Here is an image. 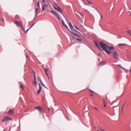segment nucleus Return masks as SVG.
<instances>
[{"mask_svg": "<svg viewBox=\"0 0 131 131\" xmlns=\"http://www.w3.org/2000/svg\"><path fill=\"white\" fill-rule=\"evenodd\" d=\"M114 49V47L113 46H110L109 48V51L113 50Z\"/></svg>", "mask_w": 131, "mask_h": 131, "instance_id": "14", "label": "nucleus"}, {"mask_svg": "<svg viewBox=\"0 0 131 131\" xmlns=\"http://www.w3.org/2000/svg\"><path fill=\"white\" fill-rule=\"evenodd\" d=\"M94 108H95V109H96V110H98V109H97V108H96V107H94Z\"/></svg>", "mask_w": 131, "mask_h": 131, "instance_id": "59", "label": "nucleus"}, {"mask_svg": "<svg viewBox=\"0 0 131 131\" xmlns=\"http://www.w3.org/2000/svg\"><path fill=\"white\" fill-rule=\"evenodd\" d=\"M102 130H103V131H104V130L103 129H101Z\"/></svg>", "mask_w": 131, "mask_h": 131, "instance_id": "64", "label": "nucleus"}, {"mask_svg": "<svg viewBox=\"0 0 131 131\" xmlns=\"http://www.w3.org/2000/svg\"><path fill=\"white\" fill-rule=\"evenodd\" d=\"M86 3H88L89 5H91L92 4L91 2L89 1L88 0H86L84 2L85 4L86 5V4H85Z\"/></svg>", "mask_w": 131, "mask_h": 131, "instance_id": "11", "label": "nucleus"}, {"mask_svg": "<svg viewBox=\"0 0 131 131\" xmlns=\"http://www.w3.org/2000/svg\"><path fill=\"white\" fill-rule=\"evenodd\" d=\"M37 79L38 81H40L41 80V78L40 77H39V76H38L37 78Z\"/></svg>", "mask_w": 131, "mask_h": 131, "instance_id": "21", "label": "nucleus"}, {"mask_svg": "<svg viewBox=\"0 0 131 131\" xmlns=\"http://www.w3.org/2000/svg\"><path fill=\"white\" fill-rule=\"evenodd\" d=\"M122 38V37H118L117 38L118 39H119V38Z\"/></svg>", "mask_w": 131, "mask_h": 131, "instance_id": "61", "label": "nucleus"}, {"mask_svg": "<svg viewBox=\"0 0 131 131\" xmlns=\"http://www.w3.org/2000/svg\"><path fill=\"white\" fill-rule=\"evenodd\" d=\"M45 73H46V75H47L48 77V76H49L48 74V73H47V72Z\"/></svg>", "mask_w": 131, "mask_h": 131, "instance_id": "50", "label": "nucleus"}, {"mask_svg": "<svg viewBox=\"0 0 131 131\" xmlns=\"http://www.w3.org/2000/svg\"><path fill=\"white\" fill-rule=\"evenodd\" d=\"M26 57L27 58H29V57H28V55H26Z\"/></svg>", "mask_w": 131, "mask_h": 131, "instance_id": "56", "label": "nucleus"}, {"mask_svg": "<svg viewBox=\"0 0 131 131\" xmlns=\"http://www.w3.org/2000/svg\"><path fill=\"white\" fill-rule=\"evenodd\" d=\"M20 87H21V88L22 89H23V90L24 89L23 86L22 85H20Z\"/></svg>", "mask_w": 131, "mask_h": 131, "instance_id": "38", "label": "nucleus"}, {"mask_svg": "<svg viewBox=\"0 0 131 131\" xmlns=\"http://www.w3.org/2000/svg\"><path fill=\"white\" fill-rule=\"evenodd\" d=\"M71 28H70V29L71 30L70 31V32L72 33L75 36H76L77 37H79L80 38L81 37L79 35H78V34H77L75 33L74 32V31H75L78 32V33H79V34H80L81 35V34L80 32H79L77 30H75L73 26V27H71Z\"/></svg>", "mask_w": 131, "mask_h": 131, "instance_id": "2", "label": "nucleus"}, {"mask_svg": "<svg viewBox=\"0 0 131 131\" xmlns=\"http://www.w3.org/2000/svg\"><path fill=\"white\" fill-rule=\"evenodd\" d=\"M8 120H12V118H11L10 117H8Z\"/></svg>", "mask_w": 131, "mask_h": 131, "instance_id": "44", "label": "nucleus"}, {"mask_svg": "<svg viewBox=\"0 0 131 131\" xmlns=\"http://www.w3.org/2000/svg\"><path fill=\"white\" fill-rule=\"evenodd\" d=\"M2 20L4 22H5V20H4V19L3 18H2Z\"/></svg>", "mask_w": 131, "mask_h": 131, "instance_id": "51", "label": "nucleus"}, {"mask_svg": "<svg viewBox=\"0 0 131 131\" xmlns=\"http://www.w3.org/2000/svg\"><path fill=\"white\" fill-rule=\"evenodd\" d=\"M126 45V44H125V43H124V44L120 43V44H119L118 45L119 46H121V45Z\"/></svg>", "mask_w": 131, "mask_h": 131, "instance_id": "24", "label": "nucleus"}, {"mask_svg": "<svg viewBox=\"0 0 131 131\" xmlns=\"http://www.w3.org/2000/svg\"><path fill=\"white\" fill-rule=\"evenodd\" d=\"M106 63L105 61H101L99 63V65L101 66H103L105 65Z\"/></svg>", "mask_w": 131, "mask_h": 131, "instance_id": "10", "label": "nucleus"}, {"mask_svg": "<svg viewBox=\"0 0 131 131\" xmlns=\"http://www.w3.org/2000/svg\"><path fill=\"white\" fill-rule=\"evenodd\" d=\"M94 42L95 43V44L96 46L100 50L103 51V50L99 46V45L94 40Z\"/></svg>", "mask_w": 131, "mask_h": 131, "instance_id": "6", "label": "nucleus"}, {"mask_svg": "<svg viewBox=\"0 0 131 131\" xmlns=\"http://www.w3.org/2000/svg\"><path fill=\"white\" fill-rule=\"evenodd\" d=\"M102 15H101V18H102Z\"/></svg>", "mask_w": 131, "mask_h": 131, "instance_id": "63", "label": "nucleus"}, {"mask_svg": "<svg viewBox=\"0 0 131 131\" xmlns=\"http://www.w3.org/2000/svg\"><path fill=\"white\" fill-rule=\"evenodd\" d=\"M43 5L44 6V7H48V5H47L46 4H44V5Z\"/></svg>", "mask_w": 131, "mask_h": 131, "instance_id": "23", "label": "nucleus"}, {"mask_svg": "<svg viewBox=\"0 0 131 131\" xmlns=\"http://www.w3.org/2000/svg\"><path fill=\"white\" fill-rule=\"evenodd\" d=\"M76 39L77 40L79 41H81L82 40L81 39H79L78 38H76Z\"/></svg>", "mask_w": 131, "mask_h": 131, "instance_id": "18", "label": "nucleus"}, {"mask_svg": "<svg viewBox=\"0 0 131 131\" xmlns=\"http://www.w3.org/2000/svg\"><path fill=\"white\" fill-rule=\"evenodd\" d=\"M129 72H131V68H130V69L129 70Z\"/></svg>", "mask_w": 131, "mask_h": 131, "instance_id": "60", "label": "nucleus"}, {"mask_svg": "<svg viewBox=\"0 0 131 131\" xmlns=\"http://www.w3.org/2000/svg\"><path fill=\"white\" fill-rule=\"evenodd\" d=\"M110 46H107V45H106V48H107V49L108 48V49L110 47Z\"/></svg>", "mask_w": 131, "mask_h": 131, "instance_id": "33", "label": "nucleus"}, {"mask_svg": "<svg viewBox=\"0 0 131 131\" xmlns=\"http://www.w3.org/2000/svg\"><path fill=\"white\" fill-rule=\"evenodd\" d=\"M57 18H58L60 20H61V19L60 18V17H59V16H57Z\"/></svg>", "mask_w": 131, "mask_h": 131, "instance_id": "42", "label": "nucleus"}, {"mask_svg": "<svg viewBox=\"0 0 131 131\" xmlns=\"http://www.w3.org/2000/svg\"><path fill=\"white\" fill-rule=\"evenodd\" d=\"M8 117L6 116L5 117L2 119V121L3 122H6L8 120Z\"/></svg>", "mask_w": 131, "mask_h": 131, "instance_id": "7", "label": "nucleus"}, {"mask_svg": "<svg viewBox=\"0 0 131 131\" xmlns=\"http://www.w3.org/2000/svg\"><path fill=\"white\" fill-rule=\"evenodd\" d=\"M20 26L23 29H24L22 24L20 26Z\"/></svg>", "mask_w": 131, "mask_h": 131, "instance_id": "29", "label": "nucleus"}, {"mask_svg": "<svg viewBox=\"0 0 131 131\" xmlns=\"http://www.w3.org/2000/svg\"><path fill=\"white\" fill-rule=\"evenodd\" d=\"M59 12L62 14V13H63V11L61 9H59L57 10Z\"/></svg>", "mask_w": 131, "mask_h": 131, "instance_id": "12", "label": "nucleus"}, {"mask_svg": "<svg viewBox=\"0 0 131 131\" xmlns=\"http://www.w3.org/2000/svg\"><path fill=\"white\" fill-rule=\"evenodd\" d=\"M64 26L66 28H68V26H67V25L65 24V25H64Z\"/></svg>", "mask_w": 131, "mask_h": 131, "instance_id": "40", "label": "nucleus"}, {"mask_svg": "<svg viewBox=\"0 0 131 131\" xmlns=\"http://www.w3.org/2000/svg\"><path fill=\"white\" fill-rule=\"evenodd\" d=\"M69 26L70 27V28H71V27H73V26L71 24V22H70L69 24Z\"/></svg>", "mask_w": 131, "mask_h": 131, "instance_id": "15", "label": "nucleus"}, {"mask_svg": "<svg viewBox=\"0 0 131 131\" xmlns=\"http://www.w3.org/2000/svg\"><path fill=\"white\" fill-rule=\"evenodd\" d=\"M15 24L16 25L18 26H20L22 24L21 22H19L17 21H16V22H15Z\"/></svg>", "mask_w": 131, "mask_h": 131, "instance_id": "9", "label": "nucleus"}, {"mask_svg": "<svg viewBox=\"0 0 131 131\" xmlns=\"http://www.w3.org/2000/svg\"><path fill=\"white\" fill-rule=\"evenodd\" d=\"M38 9V8H36V17H37V11Z\"/></svg>", "mask_w": 131, "mask_h": 131, "instance_id": "16", "label": "nucleus"}, {"mask_svg": "<svg viewBox=\"0 0 131 131\" xmlns=\"http://www.w3.org/2000/svg\"><path fill=\"white\" fill-rule=\"evenodd\" d=\"M117 52L116 51H114L113 53V56L115 59H118L119 58L118 56Z\"/></svg>", "mask_w": 131, "mask_h": 131, "instance_id": "3", "label": "nucleus"}, {"mask_svg": "<svg viewBox=\"0 0 131 131\" xmlns=\"http://www.w3.org/2000/svg\"><path fill=\"white\" fill-rule=\"evenodd\" d=\"M78 13L80 14L82 17L83 16V15L82 14L79 13Z\"/></svg>", "mask_w": 131, "mask_h": 131, "instance_id": "45", "label": "nucleus"}, {"mask_svg": "<svg viewBox=\"0 0 131 131\" xmlns=\"http://www.w3.org/2000/svg\"><path fill=\"white\" fill-rule=\"evenodd\" d=\"M121 68H122V69H123V70H124L125 69V68H124V67H121Z\"/></svg>", "mask_w": 131, "mask_h": 131, "instance_id": "54", "label": "nucleus"}, {"mask_svg": "<svg viewBox=\"0 0 131 131\" xmlns=\"http://www.w3.org/2000/svg\"><path fill=\"white\" fill-rule=\"evenodd\" d=\"M127 32L129 34L131 33V30H127Z\"/></svg>", "mask_w": 131, "mask_h": 131, "instance_id": "19", "label": "nucleus"}, {"mask_svg": "<svg viewBox=\"0 0 131 131\" xmlns=\"http://www.w3.org/2000/svg\"><path fill=\"white\" fill-rule=\"evenodd\" d=\"M89 90H90V92H91L92 93H94V92L93 91L91 90L90 89H89Z\"/></svg>", "mask_w": 131, "mask_h": 131, "instance_id": "37", "label": "nucleus"}, {"mask_svg": "<svg viewBox=\"0 0 131 131\" xmlns=\"http://www.w3.org/2000/svg\"><path fill=\"white\" fill-rule=\"evenodd\" d=\"M23 31H24V32H25V29H23Z\"/></svg>", "mask_w": 131, "mask_h": 131, "instance_id": "57", "label": "nucleus"}, {"mask_svg": "<svg viewBox=\"0 0 131 131\" xmlns=\"http://www.w3.org/2000/svg\"><path fill=\"white\" fill-rule=\"evenodd\" d=\"M20 26L23 29H24L22 24L20 26Z\"/></svg>", "mask_w": 131, "mask_h": 131, "instance_id": "28", "label": "nucleus"}, {"mask_svg": "<svg viewBox=\"0 0 131 131\" xmlns=\"http://www.w3.org/2000/svg\"><path fill=\"white\" fill-rule=\"evenodd\" d=\"M39 88L38 91H37V94H39L41 92V89H42V87L40 83H39Z\"/></svg>", "mask_w": 131, "mask_h": 131, "instance_id": "5", "label": "nucleus"}, {"mask_svg": "<svg viewBox=\"0 0 131 131\" xmlns=\"http://www.w3.org/2000/svg\"><path fill=\"white\" fill-rule=\"evenodd\" d=\"M62 24L64 26V25H65L66 24H65V23L63 20V19H62Z\"/></svg>", "mask_w": 131, "mask_h": 131, "instance_id": "20", "label": "nucleus"}, {"mask_svg": "<svg viewBox=\"0 0 131 131\" xmlns=\"http://www.w3.org/2000/svg\"><path fill=\"white\" fill-rule=\"evenodd\" d=\"M34 83L35 84V86H36V84L37 83V82L36 81V78L35 79H34Z\"/></svg>", "mask_w": 131, "mask_h": 131, "instance_id": "17", "label": "nucleus"}, {"mask_svg": "<svg viewBox=\"0 0 131 131\" xmlns=\"http://www.w3.org/2000/svg\"><path fill=\"white\" fill-rule=\"evenodd\" d=\"M8 113H9L10 114H13L14 113V111L13 109H12L9 110L8 112Z\"/></svg>", "mask_w": 131, "mask_h": 131, "instance_id": "8", "label": "nucleus"}, {"mask_svg": "<svg viewBox=\"0 0 131 131\" xmlns=\"http://www.w3.org/2000/svg\"><path fill=\"white\" fill-rule=\"evenodd\" d=\"M74 26L76 29L77 30H80L79 28L77 27L76 25H74Z\"/></svg>", "mask_w": 131, "mask_h": 131, "instance_id": "25", "label": "nucleus"}, {"mask_svg": "<svg viewBox=\"0 0 131 131\" xmlns=\"http://www.w3.org/2000/svg\"><path fill=\"white\" fill-rule=\"evenodd\" d=\"M104 107H105L106 106V104L104 102Z\"/></svg>", "mask_w": 131, "mask_h": 131, "instance_id": "39", "label": "nucleus"}, {"mask_svg": "<svg viewBox=\"0 0 131 131\" xmlns=\"http://www.w3.org/2000/svg\"><path fill=\"white\" fill-rule=\"evenodd\" d=\"M117 101L116 100H115V101H113V103L111 104V105H112L115 102H116Z\"/></svg>", "mask_w": 131, "mask_h": 131, "instance_id": "32", "label": "nucleus"}, {"mask_svg": "<svg viewBox=\"0 0 131 131\" xmlns=\"http://www.w3.org/2000/svg\"><path fill=\"white\" fill-rule=\"evenodd\" d=\"M71 36L72 37V38H73V39H75V37L74 36L71 35Z\"/></svg>", "mask_w": 131, "mask_h": 131, "instance_id": "31", "label": "nucleus"}, {"mask_svg": "<svg viewBox=\"0 0 131 131\" xmlns=\"http://www.w3.org/2000/svg\"><path fill=\"white\" fill-rule=\"evenodd\" d=\"M69 30V31H71V30H70L69 29V28L68 27V28H67Z\"/></svg>", "mask_w": 131, "mask_h": 131, "instance_id": "58", "label": "nucleus"}, {"mask_svg": "<svg viewBox=\"0 0 131 131\" xmlns=\"http://www.w3.org/2000/svg\"><path fill=\"white\" fill-rule=\"evenodd\" d=\"M90 95L91 96H92L93 95L92 94H90Z\"/></svg>", "mask_w": 131, "mask_h": 131, "instance_id": "62", "label": "nucleus"}, {"mask_svg": "<svg viewBox=\"0 0 131 131\" xmlns=\"http://www.w3.org/2000/svg\"><path fill=\"white\" fill-rule=\"evenodd\" d=\"M35 108L38 110L40 112V113H41L42 112V108L40 106H38L35 107Z\"/></svg>", "mask_w": 131, "mask_h": 131, "instance_id": "4", "label": "nucleus"}, {"mask_svg": "<svg viewBox=\"0 0 131 131\" xmlns=\"http://www.w3.org/2000/svg\"><path fill=\"white\" fill-rule=\"evenodd\" d=\"M125 70L126 71V72L127 73L128 71V70L126 69H125Z\"/></svg>", "mask_w": 131, "mask_h": 131, "instance_id": "47", "label": "nucleus"}, {"mask_svg": "<svg viewBox=\"0 0 131 131\" xmlns=\"http://www.w3.org/2000/svg\"><path fill=\"white\" fill-rule=\"evenodd\" d=\"M42 86H43L44 87H45V86L43 84L42 85Z\"/></svg>", "mask_w": 131, "mask_h": 131, "instance_id": "55", "label": "nucleus"}, {"mask_svg": "<svg viewBox=\"0 0 131 131\" xmlns=\"http://www.w3.org/2000/svg\"><path fill=\"white\" fill-rule=\"evenodd\" d=\"M30 28H28L26 30V33H27V32H28V31L29 30V29H30Z\"/></svg>", "mask_w": 131, "mask_h": 131, "instance_id": "43", "label": "nucleus"}, {"mask_svg": "<svg viewBox=\"0 0 131 131\" xmlns=\"http://www.w3.org/2000/svg\"><path fill=\"white\" fill-rule=\"evenodd\" d=\"M20 26L23 29H24L22 24L20 26Z\"/></svg>", "mask_w": 131, "mask_h": 131, "instance_id": "27", "label": "nucleus"}, {"mask_svg": "<svg viewBox=\"0 0 131 131\" xmlns=\"http://www.w3.org/2000/svg\"><path fill=\"white\" fill-rule=\"evenodd\" d=\"M100 44L101 48H102L103 50L105 51L108 54H110L111 53V51L107 50V48H106V44L102 41L100 42Z\"/></svg>", "mask_w": 131, "mask_h": 131, "instance_id": "1", "label": "nucleus"}, {"mask_svg": "<svg viewBox=\"0 0 131 131\" xmlns=\"http://www.w3.org/2000/svg\"><path fill=\"white\" fill-rule=\"evenodd\" d=\"M34 79L36 78V77L35 74L33 72Z\"/></svg>", "mask_w": 131, "mask_h": 131, "instance_id": "26", "label": "nucleus"}, {"mask_svg": "<svg viewBox=\"0 0 131 131\" xmlns=\"http://www.w3.org/2000/svg\"><path fill=\"white\" fill-rule=\"evenodd\" d=\"M45 73L47 72L48 69L47 68L45 69Z\"/></svg>", "mask_w": 131, "mask_h": 131, "instance_id": "34", "label": "nucleus"}, {"mask_svg": "<svg viewBox=\"0 0 131 131\" xmlns=\"http://www.w3.org/2000/svg\"><path fill=\"white\" fill-rule=\"evenodd\" d=\"M35 24V23H33L32 25L30 27H29V28H31L33 27V26Z\"/></svg>", "mask_w": 131, "mask_h": 131, "instance_id": "35", "label": "nucleus"}, {"mask_svg": "<svg viewBox=\"0 0 131 131\" xmlns=\"http://www.w3.org/2000/svg\"><path fill=\"white\" fill-rule=\"evenodd\" d=\"M20 26L23 29H24L22 24L20 26Z\"/></svg>", "mask_w": 131, "mask_h": 131, "instance_id": "30", "label": "nucleus"}, {"mask_svg": "<svg viewBox=\"0 0 131 131\" xmlns=\"http://www.w3.org/2000/svg\"><path fill=\"white\" fill-rule=\"evenodd\" d=\"M42 2L43 3H44L45 2V0H42Z\"/></svg>", "mask_w": 131, "mask_h": 131, "instance_id": "53", "label": "nucleus"}, {"mask_svg": "<svg viewBox=\"0 0 131 131\" xmlns=\"http://www.w3.org/2000/svg\"><path fill=\"white\" fill-rule=\"evenodd\" d=\"M51 12H52V13H54H54L56 12H55L54 11H53V10H51Z\"/></svg>", "mask_w": 131, "mask_h": 131, "instance_id": "46", "label": "nucleus"}, {"mask_svg": "<svg viewBox=\"0 0 131 131\" xmlns=\"http://www.w3.org/2000/svg\"><path fill=\"white\" fill-rule=\"evenodd\" d=\"M117 66L121 68V67H122V66H121V64H118V65H117Z\"/></svg>", "mask_w": 131, "mask_h": 131, "instance_id": "41", "label": "nucleus"}, {"mask_svg": "<svg viewBox=\"0 0 131 131\" xmlns=\"http://www.w3.org/2000/svg\"><path fill=\"white\" fill-rule=\"evenodd\" d=\"M40 82H41V85H42V84H43L42 82V81L41 80L40 81Z\"/></svg>", "mask_w": 131, "mask_h": 131, "instance_id": "48", "label": "nucleus"}, {"mask_svg": "<svg viewBox=\"0 0 131 131\" xmlns=\"http://www.w3.org/2000/svg\"><path fill=\"white\" fill-rule=\"evenodd\" d=\"M54 14H55V15L57 17L58 16V14H57V13L56 12Z\"/></svg>", "mask_w": 131, "mask_h": 131, "instance_id": "49", "label": "nucleus"}, {"mask_svg": "<svg viewBox=\"0 0 131 131\" xmlns=\"http://www.w3.org/2000/svg\"><path fill=\"white\" fill-rule=\"evenodd\" d=\"M37 5L39 7H40V2H39V1L37 3Z\"/></svg>", "mask_w": 131, "mask_h": 131, "instance_id": "22", "label": "nucleus"}, {"mask_svg": "<svg viewBox=\"0 0 131 131\" xmlns=\"http://www.w3.org/2000/svg\"><path fill=\"white\" fill-rule=\"evenodd\" d=\"M54 5L55 6H57V4L56 3H55Z\"/></svg>", "mask_w": 131, "mask_h": 131, "instance_id": "52", "label": "nucleus"}, {"mask_svg": "<svg viewBox=\"0 0 131 131\" xmlns=\"http://www.w3.org/2000/svg\"><path fill=\"white\" fill-rule=\"evenodd\" d=\"M53 7H54V8L56 10L61 9V8H60V7L59 6H58L57 8L56 7H54V6H53Z\"/></svg>", "mask_w": 131, "mask_h": 131, "instance_id": "13", "label": "nucleus"}, {"mask_svg": "<svg viewBox=\"0 0 131 131\" xmlns=\"http://www.w3.org/2000/svg\"><path fill=\"white\" fill-rule=\"evenodd\" d=\"M45 9V8H44V6L43 5L42 7V10H43Z\"/></svg>", "mask_w": 131, "mask_h": 131, "instance_id": "36", "label": "nucleus"}]
</instances>
